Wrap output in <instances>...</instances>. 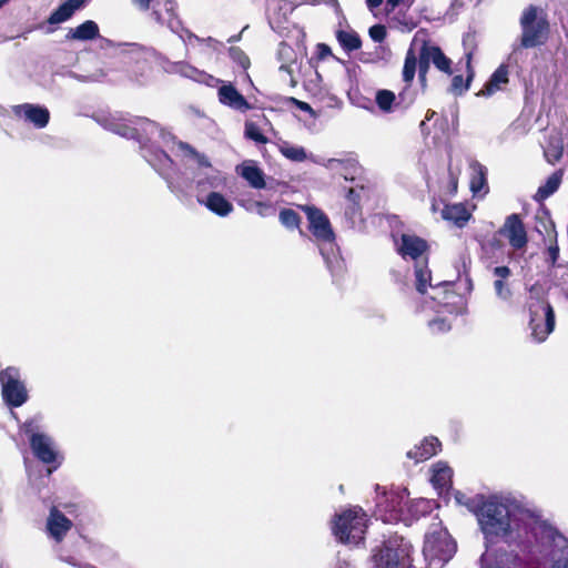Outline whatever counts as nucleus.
Returning <instances> with one entry per match:
<instances>
[{
    "label": "nucleus",
    "instance_id": "1",
    "mask_svg": "<svg viewBox=\"0 0 568 568\" xmlns=\"http://www.w3.org/2000/svg\"><path fill=\"white\" fill-rule=\"evenodd\" d=\"M106 129L120 136L135 140L140 144V152L143 159L166 182L170 191L172 193H184L185 189L179 182H175L169 172L174 161L166 152L153 143L154 136H159L165 145L175 143L179 146L180 141H176L174 134L145 118L136 119L131 123L109 122Z\"/></svg>",
    "mask_w": 568,
    "mask_h": 568
},
{
    "label": "nucleus",
    "instance_id": "2",
    "mask_svg": "<svg viewBox=\"0 0 568 568\" xmlns=\"http://www.w3.org/2000/svg\"><path fill=\"white\" fill-rule=\"evenodd\" d=\"M179 150L183 158L196 163L197 168L185 166V173L173 178L184 189V193H174L176 196L185 195L194 183L196 195L205 196L211 191H217L225 186L223 174L212 168L210 160L205 154L197 152L191 144L179 142Z\"/></svg>",
    "mask_w": 568,
    "mask_h": 568
},
{
    "label": "nucleus",
    "instance_id": "3",
    "mask_svg": "<svg viewBox=\"0 0 568 568\" xmlns=\"http://www.w3.org/2000/svg\"><path fill=\"white\" fill-rule=\"evenodd\" d=\"M525 308L529 317L530 337L536 343L545 342L555 329L556 316L541 284L535 283L528 287Z\"/></svg>",
    "mask_w": 568,
    "mask_h": 568
},
{
    "label": "nucleus",
    "instance_id": "4",
    "mask_svg": "<svg viewBox=\"0 0 568 568\" xmlns=\"http://www.w3.org/2000/svg\"><path fill=\"white\" fill-rule=\"evenodd\" d=\"M510 499L490 496L475 510L479 527L489 542L510 532Z\"/></svg>",
    "mask_w": 568,
    "mask_h": 568
},
{
    "label": "nucleus",
    "instance_id": "5",
    "mask_svg": "<svg viewBox=\"0 0 568 568\" xmlns=\"http://www.w3.org/2000/svg\"><path fill=\"white\" fill-rule=\"evenodd\" d=\"M308 220V229L313 236L322 245L320 247L321 255L323 256L327 267L333 271L335 264H339L337 255V247L335 245V233L332 229L327 215L316 206L304 205L302 206Z\"/></svg>",
    "mask_w": 568,
    "mask_h": 568
},
{
    "label": "nucleus",
    "instance_id": "6",
    "mask_svg": "<svg viewBox=\"0 0 568 568\" xmlns=\"http://www.w3.org/2000/svg\"><path fill=\"white\" fill-rule=\"evenodd\" d=\"M367 528V516L362 508L354 507L335 516L333 534L343 544L359 545Z\"/></svg>",
    "mask_w": 568,
    "mask_h": 568
},
{
    "label": "nucleus",
    "instance_id": "7",
    "mask_svg": "<svg viewBox=\"0 0 568 568\" xmlns=\"http://www.w3.org/2000/svg\"><path fill=\"white\" fill-rule=\"evenodd\" d=\"M538 8L529 6L520 17L521 36L518 48L530 49L542 45L549 31L548 21L538 16Z\"/></svg>",
    "mask_w": 568,
    "mask_h": 568
},
{
    "label": "nucleus",
    "instance_id": "8",
    "mask_svg": "<svg viewBox=\"0 0 568 568\" xmlns=\"http://www.w3.org/2000/svg\"><path fill=\"white\" fill-rule=\"evenodd\" d=\"M0 386L2 400L8 407H21L28 402L29 394L20 368L8 366L1 369Z\"/></svg>",
    "mask_w": 568,
    "mask_h": 568
},
{
    "label": "nucleus",
    "instance_id": "9",
    "mask_svg": "<svg viewBox=\"0 0 568 568\" xmlns=\"http://www.w3.org/2000/svg\"><path fill=\"white\" fill-rule=\"evenodd\" d=\"M376 568H406L408 566V545L402 537L385 541L373 555Z\"/></svg>",
    "mask_w": 568,
    "mask_h": 568
},
{
    "label": "nucleus",
    "instance_id": "10",
    "mask_svg": "<svg viewBox=\"0 0 568 568\" xmlns=\"http://www.w3.org/2000/svg\"><path fill=\"white\" fill-rule=\"evenodd\" d=\"M457 550L456 541L446 530L427 534L424 542V552L432 559L442 562L449 561Z\"/></svg>",
    "mask_w": 568,
    "mask_h": 568
},
{
    "label": "nucleus",
    "instance_id": "11",
    "mask_svg": "<svg viewBox=\"0 0 568 568\" xmlns=\"http://www.w3.org/2000/svg\"><path fill=\"white\" fill-rule=\"evenodd\" d=\"M416 73V54L413 49L406 53L403 67L404 89L398 93L396 108L408 109L416 100V92L412 89V82Z\"/></svg>",
    "mask_w": 568,
    "mask_h": 568
},
{
    "label": "nucleus",
    "instance_id": "12",
    "mask_svg": "<svg viewBox=\"0 0 568 568\" xmlns=\"http://www.w3.org/2000/svg\"><path fill=\"white\" fill-rule=\"evenodd\" d=\"M30 448L32 450L33 456L41 463L45 465H51L57 463L53 469H57L60 465L58 462V452L55 449V444L53 438L48 434H34L30 438Z\"/></svg>",
    "mask_w": 568,
    "mask_h": 568
},
{
    "label": "nucleus",
    "instance_id": "13",
    "mask_svg": "<svg viewBox=\"0 0 568 568\" xmlns=\"http://www.w3.org/2000/svg\"><path fill=\"white\" fill-rule=\"evenodd\" d=\"M542 534L552 547L554 562L550 568H568V539L551 526L545 527Z\"/></svg>",
    "mask_w": 568,
    "mask_h": 568
},
{
    "label": "nucleus",
    "instance_id": "14",
    "mask_svg": "<svg viewBox=\"0 0 568 568\" xmlns=\"http://www.w3.org/2000/svg\"><path fill=\"white\" fill-rule=\"evenodd\" d=\"M498 233L507 237L510 246L515 250H521L527 245V232L519 214L508 215Z\"/></svg>",
    "mask_w": 568,
    "mask_h": 568
},
{
    "label": "nucleus",
    "instance_id": "15",
    "mask_svg": "<svg viewBox=\"0 0 568 568\" xmlns=\"http://www.w3.org/2000/svg\"><path fill=\"white\" fill-rule=\"evenodd\" d=\"M12 110L17 116L23 118L37 129L45 128L50 121V112L44 105L23 103L14 105Z\"/></svg>",
    "mask_w": 568,
    "mask_h": 568
},
{
    "label": "nucleus",
    "instance_id": "16",
    "mask_svg": "<svg viewBox=\"0 0 568 568\" xmlns=\"http://www.w3.org/2000/svg\"><path fill=\"white\" fill-rule=\"evenodd\" d=\"M72 526V521L57 507H52L50 509L45 529L48 536L55 542H61L65 535L71 530Z\"/></svg>",
    "mask_w": 568,
    "mask_h": 568
},
{
    "label": "nucleus",
    "instance_id": "17",
    "mask_svg": "<svg viewBox=\"0 0 568 568\" xmlns=\"http://www.w3.org/2000/svg\"><path fill=\"white\" fill-rule=\"evenodd\" d=\"M217 95L220 103L234 111L245 113L252 109V104L232 83H223L219 88Z\"/></svg>",
    "mask_w": 568,
    "mask_h": 568
},
{
    "label": "nucleus",
    "instance_id": "18",
    "mask_svg": "<svg viewBox=\"0 0 568 568\" xmlns=\"http://www.w3.org/2000/svg\"><path fill=\"white\" fill-rule=\"evenodd\" d=\"M200 204L217 216H227L233 211V204L219 191H211L205 196L196 195Z\"/></svg>",
    "mask_w": 568,
    "mask_h": 568
},
{
    "label": "nucleus",
    "instance_id": "19",
    "mask_svg": "<svg viewBox=\"0 0 568 568\" xmlns=\"http://www.w3.org/2000/svg\"><path fill=\"white\" fill-rule=\"evenodd\" d=\"M427 250V242L416 235L403 234L397 251L403 258H412L416 262Z\"/></svg>",
    "mask_w": 568,
    "mask_h": 568
},
{
    "label": "nucleus",
    "instance_id": "20",
    "mask_svg": "<svg viewBox=\"0 0 568 568\" xmlns=\"http://www.w3.org/2000/svg\"><path fill=\"white\" fill-rule=\"evenodd\" d=\"M169 71L173 72V73H178V74H180L184 78L191 79L195 82L205 83L207 85H214V83L220 82V80L214 78L213 75H211L202 70H199L197 68H195L186 62H183V61L172 62L170 64Z\"/></svg>",
    "mask_w": 568,
    "mask_h": 568
},
{
    "label": "nucleus",
    "instance_id": "21",
    "mask_svg": "<svg viewBox=\"0 0 568 568\" xmlns=\"http://www.w3.org/2000/svg\"><path fill=\"white\" fill-rule=\"evenodd\" d=\"M511 274V270L506 265L496 266L493 268V275L495 277L493 283L494 291L497 298L503 302H509L513 297V290L507 281Z\"/></svg>",
    "mask_w": 568,
    "mask_h": 568
},
{
    "label": "nucleus",
    "instance_id": "22",
    "mask_svg": "<svg viewBox=\"0 0 568 568\" xmlns=\"http://www.w3.org/2000/svg\"><path fill=\"white\" fill-rule=\"evenodd\" d=\"M470 174V191L475 196H484L488 193L487 173L488 170L485 165L474 160L469 164Z\"/></svg>",
    "mask_w": 568,
    "mask_h": 568
},
{
    "label": "nucleus",
    "instance_id": "23",
    "mask_svg": "<svg viewBox=\"0 0 568 568\" xmlns=\"http://www.w3.org/2000/svg\"><path fill=\"white\" fill-rule=\"evenodd\" d=\"M439 448L440 442L437 437H425L419 445L407 452V457L414 459L416 463H419L427 460L436 455Z\"/></svg>",
    "mask_w": 568,
    "mask_h": 568
},
{
    "label": "nucleus",
    "instance_id": "24",
    "mask_svg": "<svg viewBox=\"0 0 568 568\" xmlns=\"http://www.w3.org/2000/svg\"><path fill=\"white\" fill-rule=\"evenodd\" d=\"M87 0H67L51 12L48 18L49 24H60L68 21L77 10L84 6Z\"/></svg>",
    "mask_w": 568,
    "mask_h": 568
},
{
    "label": "nucleus",
    "instance_id": "25",
    "mask_svg": "<svg viewBox=\"0 0 568 568\" xmlns=\"http://www.w3.org/2000/svg\"><path fill=\"white\" fill-rule=\"evenodd\" d=\"M100 36V29L95 21L87 20L67 33V40L90 41Z\"/></svg>",
    "mask_w": 568,
    "mask_h": 568
},
{
    "label": "nucleus",
    "instance_id": "26",
    "mask_svg": "<svg viewBox=\"0 0 568 568\" xmlns=\"http://www.w3.org/2000/svg\"><path fill=\"white\" fill-rule=\"evenodd\" d=\"M422 48L424 51H427V57L430 63H433L439 71L448 75L453 73L452 60L445 55L439 47L424 42Z\"/></svg>",
    "mask_w": 568,
    "mask_h": 568
},
{
    "label": "nucleus",
    "instance_id": "27",
    "mask_svg": "<svg viewBox=\"0 0 568 568\" xmlns=\"http://www.w3.org/2000/svg\"><path fill=\"white\" fill-rule=\"evenodd\" d=\"M442 217L453 222L456 226L463 227L470 219V213L462 203L445 205Z\"/></svg>",
    "mask_w": 568,
    "mask_h": 568
},
{
    "label": "nucleus",
    "instance_id": "28",
    "mask_svg": "<svg viewBox=\"0 0 568 568\" xmlns=\"http://www.w3.org/2000/svg\"><path fill=\"white\" fill-rule=\"evenodd\" d=\"M473 53H474L473 49H469V50L467 49V51L465 53L466 73H467L466 82H464L463 75H455L452 80L450 91L454 94H457V95L463 94L465 91L468 90V88L470 85V81L473 80V78L475 75L474 69L471 67Z\"/></svg>",
    "mask_w": 568,
    "mask_h": 568
},
{
    "label": "nucleus",
    "instance_id": "29",
    "mask_svg": "<svg viewBox=\"0 0 568 568\" xmlns=\"http://www.w3.org/2000/svg\"><path fill=\"white\" fill-rule=\"evenodd\" d=\"M165 7H166V13L169 14V20H168L166 26L173 33L178 34L183 41H184V34L189 39L200 40V38L196 34L192 33L190 30H187L183 27L182 21L175 13V8H174L175 3L173 1H168Z\"/></svg>",
    "mask_w": 568,
    "mask_h": 568
},
{
    "label": "nucleus",
    "instance_id": "30",
    "mask_svg": "<svg viewBox=\"0 0 568 568\" xmlns=\"http://www.w3.org/2000/svg\"><path fill=\"white\" fill-rule=\"evenodd\" d=\"M311 159L313 162L321 164L337 174H338V171H341L342 169L352 170V172H354V173H358L361 170L358 162L351 158H347V159H323V158L314 159L312 156Z\"/></svg>",
    "mask_w": 568,
    "mask_h": 568
},
{
    "label": "nucleus",
    "instance_id": "31",
    "mask_svg": "<svg viewBox=\"0 0 568 568\" xmlns=\"http://www.w3.org/2000/svg\"><path fill=\"white\" fill-rule=\"evenodd\" d=\"M453 469L444 463L433 467L430 481L436 489L445 490L452 487Z\"/></svg>",
    "mask_w": 568,
    "mask_h": 568
},
{
    "label": "nucleus",
    "instance_id": "32",
    "mask_svg": "<svg viewBox=\"0 0 568 568\" xmlns=\"http://www.w3.org/2000/svg\"><path fill=\"white\" fill-rule=\"evenodd\" d=\"M508 83V68L505 64H500L494 73L490 75L488 82L481 90V94L489 97L500 89L503 84Z\"/></svg>",
    "mask_w": 568,
    "mask_h": 568
},
{
    "label": "nucleus",
    "instance_id": "33",
    "mask_svg": "<svg viewBox=\"0 0 568 568\" xmlns=\"http://www.w3.org/2000/svg\"><path fill=\"white\" fill-rule=\"evenodd\" d=\"M240 174L254 189L261 190L266 185L264 172L255 164H243Z\"/></svg>",
    "mask_w": 568,
    "mask_h": 568
},
{
    "label": "nucleus",
    "instance_id": "34",
    "mask_svg": "<svg viewBox=\"0 0 568 568\" xmlns=\"http://www.w3.org/2000/svg\"><path fill=\"white\" fill-rule=\"evenodd\" d=\"M562 170H557L550 176H548L546 182L538 187L535 196L536 200L544 201L552 195L559 189L562 181Z\"/></svg>",
    "mask_w": 568,
    "mask_h": 568
},
{
    "label": "nucleus",
    "instance_id": "35",
    "mask_svg": "<svg viewBox=\"0 0 568 568\" xmlns=\"http://www.w3.org/2000/svg\"><path fill=\"white\" fill-rule=\"evenodd\" d=\"M336 39L339 45L347 52L358 50L362 47V40L355 31L337 30Z\"/></svg>",
    "mask_w": 568,
    "mask_h": 568
},
{
    "label": "nucleus",
    "instance_id": "36",
    "mask_svg": "<svg viewBox=\"0 0 568 568\" xmlns=\"http://www.w3.org/2000/svg\"><path fill=\"white\" fill-rule=\"evenodd\" d=\"M453 286L452 281H443L437 284H430L429 298L437 302L438 304H447L452 292L449 291Z\"/></svg>",
    "mask_w": 568,
    "mask_h": 568
},
{
    "label": "nucleus",
    "instance_id": "37",
    "mask_svg": "<svg viewBox=\"0 0 568 568\" xmlns=\"http://www.w3.org/2000/svg\"><path fill=\"white\" fill-rule=\"evenodd\" d=\"M415 278L417 292L420 294H426L427 287H430V284H433L432 273L426 264L420 265L419 262L415 263Z\"/></svg>",
    "mask_w": 568,
    "mask_h": 568
},
{
    "label": "nucleus",
    "instance_id": "38",
    "mask_svg": "<svg viewBox=\"0 0 568 568\" xmlns=\"http://www.w3.org/2000/svg\"><path fill=\"white\" fill-rule=\"evenodd\" d=\"M562 152L564 145L561 139L558 136H552L549 139V142L544 150V155L548 163L555 164L561 159Z\"/></svg>",
    "mask_w": 568,
    "mask_h": 568
},
{
    "label": "nucleus",
    "instance_id": "39",
    "mask_svg": "<svg viewBox=\"0 0 568 568\" xmlns=\"http://www.w3.org/2000/svg\"><path fill=\"white\" fill-rule=\"evenodd\" d=\"M281 153L293 162H303L308 159L306 150L303 146L284 143L280 148Z\"/></svg>",
    "mask_w": 568,
    "mask_h": 568
},
{
    "label": "nucleus",
    "instance_id": "40",
    "mask_svg": "<svg viewBox=\"0 0 568 568\" xmlns=\"http://www.w3.org/2000/svg\"><path fill=\"white\" fill-rule=\"evenodd\" d=\"M376 103L378 108L384 112H390L393 110V105L396 106L397 98L395 93L390 90H378L376 92Z\"/></svg>",
    "mask_w": 568,
    "mask_h": 568
},
{
    "label": "nucleus",
    "instance_id": "41",
    "mask_svg": "<svg viewBox=\"0 0 568 568\" xmlns=\"http://www.w3.org/2000/svg\"><path fill=\"white\" fill-rule=\"evenodd\" d=\"M430 61L427 57V51H424L420 47L418 57L416 55V69L418 68V80L423 88L426 87V75L429 70Z\"/></svg>",
    "mask_w": 568,
    "mask_h": 568
},
{
    "label": "nucleus",
    "instance_id": "42",
    "mask_svg": "<svg viewBox=\"0 0 568 568\" xmlns=\"http://www.w3.org/2000/svg\"><path fill=\"white\" fill-rule=\"evenodd\" d=\"M280 222L288 230L300 229L301 216L293 209H283L280 212Z\"/></svg>",
    "mask_w": 568,
    "mask_h": 568
},
{
    "label": "nucleus",
    "instance_id": "43",
    "mask_svg": "<svg viewBox=\"0 0 568 568\" xmlns=\"http://www.w3.org/2000/svg\"><path fill=\"white\" fill-rule=\"evenodd\" d=\"M345 219L352 227L362 220V207L357 203H347L344 212Z\"/></svg>",
    "mask_w": 568,
    "mask_h": 568
},
{
    "label": "nucleus",
    "instance_id": "44",
    "mask_svg": "<svg viewBox=\"0 0 568 568\" xmlns=\"http://www.w3.org/2000/svg\"><path fill=\"white\" fill-rule=\"evenodd\" d=\"M245 136L256 143L264 144L267 142V139L261 132L260 128L253 122L245 123Z\"/></svg>",
    "mask_w": 568,
    "mask_h": 568
},
{
    "label": "nucleus",
    "instance_id": "45",
    "mask_svg": "<svg viewBox=\"0 0 568 568\" xmlns=\"http://www.w3.org/2000/svg\"><path fill=\"white\" fill-rule=\"evenodd\" d=\"M230 58L237 63L242 69L246 70L250 67V59L243 50L239 47H231L229 49Z\"/></svg>",
    "mask_w": 568,
    "mask_h": 568
},
{
    "label": "nucleus",
    "instance_id": "46",
    "mask_svg": "<svg viewBox=\"0 0 568 568\" xmlns=\"http://www.w3.org/2000/svg\"><path fill=\"white\" fill-rule=\"evenodd\" d=\"M428 327L432 333H446L450 331V323L446 318L437 317L428 322Z\"/></svg>",
    "mask_w": 568,
    "mask_h": 568
},
{
    "label": "nucleus",
    "instance_id": "47",
    "mask_svg": "<svg viewBox=\"0 0 568 568\" xmlns=\"http://www.w3.org/2000/svg\"><path fill=\"white\" fill-rule=\"evenodd\" d=\"M369 37L375 42H382L386 38V28L383 24H374L368 30Z\"/></svg>",
    "mask_w": 568,
    "mask_h": 568
},
{
    "label": "nucleus",
    "instance_id": "48",
    "mask_svg": "<svg viewBox=\"0 0 568 568\" xmlns=\"http://www.w3.org/2000/svg\"><path fill=\"white\" fill-rule=\"evenodd\" d=\"M364 191V187L363 186H356V187H351L348 189L347 191V194H346V201L347 203H357V204H361V200H362V192Z\"/></svg>",
    "mask_w": 568,
    "mask_h": 568
},
{
    "label": "nucleus",
    "instance_id": "49",
    "mask_svg": "<svg viewBox=\"0 0 568 568\" xmlns=\"http://www.w3.org/2000/svg\"><path fill=\"white\" fill-rule=\"evenodd\" d=\"M559 258V246L557 244V241L549 245L548 247V261L549 263L555 266L557 261Z\"/></svg>",
    "mask_w": 568,
    "mask_h": 568
},
{
    "label": "nucleus",
    "instance_id": "50",
    "mask_svg": "<svg viewBox=\"0 0 568 568\" xmlns=\"http://www.w3.org/2000/svg\"><path fill=\"white\" fill-rule=\"evenodd\" d=\"M37 425L34 424V420H27L23 423V425L21 426V430L28 436V438L30 439L32 435L34 434H41L40 432L37 430Z\"/></svg>",
    "mask_w": 568,
    "mask_h": 568
},
{
    "label": "nucleus",
    "instance_id": "51",
    "mask_svg": "<svg viewBox=\"0 0 568 568\" xmlns=\"http://www.w3.org/2000/svg\"><path fill=\"white\" fill-rule=\"evenodd\" d=\"M432 506H433V504L430 500L420 499V500L416 501V504L414 505V508L416 509V511L426 514V513L430 511Z\"/></svg>",
    "mask_w": 568,
    "mask_h": 568
},
{
    "label": "nucleus",
    "instance_id": "52",
    "mask_svg": "<svg viewBox=\"0 0 568 568\" xmlns=\"http://www.w3.org/2000/svg\"><path fill=\"white\" fill-rule=\"evenodd\" d=\"M291 102L294 103L301 111L310 113L312 116H315V111L312 109V106L304 102L300 101L295 98H291Z\"/></svg>",
    "mask_w": 568,
    "mask_h": 568
},
{
    "label": "nucleus",
    "instance_id": "53",
    "mask_svg": "<svg viewBox=\"0 0 568 568\" xmlns=\"http://www.w3.org/2000/svg\"><path fill=\"white\" fill-rule=\"evenodd\" d=\"M327 568H353L347 558H343L339 555L336 557L335 561L329 565Z\"/></svg>",
    "mask_w": 568,
    "mask_h": 568
},
{
    "label": "nucleus",
    "instance_id": "54",
    "mask_svg": "<svg viewBox=\"0 0 568 568\" xmlns=\"http://www.w3.org/2000/svg\"><path fill=\"white\" fill-rule=\"evenodd\" d=\"M558 268L562 271L560 275H557L558 280H559L560 284L567 285L566 295L568 297V265H566V266L558 265Z\"/></svg>",
    "mask_w": 568,
    "mask_h": 568
},
{
    "label": "nucleus",
    "instance_id": "55",
    "mask_svg": "<svg viewBox=\"0 0 568 568\" xmlns=\"http://www.w3.org/2000/svg\"><path fill=\"white\" fill-rule=\"evenodd\" d=\"M332 54L331 48L325 43L317 44V55L320 59H325L326 57Z\"/></svg>",
    "mask_w": 568,
    "mask_h": 568
},
{
    "label": "nucleus",
    "instance_id": "56",
    "mask_svg": "<svg viewBox=\"0 0 568 568\" xmlns=\"http://www.w3.org/2000/svg\"><path fill=\"white\" fill-rule=\"evenodd\" d=\"M480 0H454L452 3V9L462 8L466 4H477Z\"/></svg>",
    "mask_w": 568,
    "mask_h": 568
},
{
    "label": "nucleus",
    "instance_id": "57",
    "mask_svg": "<svg viewBox=\"0 0 568 568\" xmlns=\"http://www.w3.org/2000/svg\"><path fill=\"white\" fill-rule=\"evenodd\" d=\"M133 4L136 6L140 10L146 11L150 8L151 0H132Z\"/></svg>",
    "mask_w": 568,
    "mask_h": 568
},
{
    "label": "nucleus",
    "instance_id": "58",
    "mask_svg": "<svg viewBox=\"0 0 568 568\" xmlns=\"http://www.w3.org/2000/svg\"><path fill=\"white\" fill-rule=\"evenodd\" d=\"M405 0H386V9L388 12L395 10L400 3H403Z\"/></svg>",
    "mask_w": 568,
    "mask_h": 568
},
{
    "label": "nucleus",
    "instance_id": "59",
    "mask_svg": "<svg viewBox=\"0 0 568 568\" xmlns=\"http://www.w3.org/2000/svg\"><path fill=\"white\" fill-rule=\"evenodd\" d=\"M338 174L343 176L346 181H353L356 173L352 172V170L342 169L341 171H338Z\"/></svg>",
    "mask_w": 568,
    "mask_h": 568
},
{
    "label": "nucleus",
    "instance_id": "60",
    "mask_svg": "<svg viewBox=\"0 0 568 568\" xmlns=\"http://www.w3.org/2000/svg\"><path fill=\"white\" fill-rule=\"evenodd\" d=\"M383 3V0H366L367 8L374 10Z\"/></svg>",
    "mask_w": 568,
    "mask_h": 568
},
{
    "label": "nucleus",
    "instance_id": "61",
    "mask_svg": "<svg viewBox=\"0 0 568 568\" xmlns=\"http://www.w3.org/2000/svg\"><path fill=\"white\" fill-rule=\"evenodd\" d=\"M256 206L258 207V214H261L263 216L265 215L266 210H271V206L268 204H265L262 202H257Z\"/></svg>",
    "mask_w": 568,
    "mask_h": 568
},
{
    "label": "nucleus",
    "instance_id": "62",
    "mask_svg": "<svg viewBox=\"0 0 568 568\" xmlns=\"http://www.w3.org/2000/svg\"><path fill=\"white\" fill-rule=\"evenodd\" d=\"M455 499H456V501H457L458 504H460V505H467V503H466V500H465V499H466V496H465L463 493H460V491H456V494H455Z\"/></svg>",
    "mask_w": 568,
    "mask_h": 568
},
{
    "label": "nucleus",
    "instance_id": "63",
    "mask_svg": "<svg viewBox=\"0 0 568 568\" xmlns=\"http://www.w3.org/2000/svg\"><path fill=\"white\" fill-rule=\"evenodd\" d=\"M130 47H131V50H130L131 53L140 55V53L143 51V49L141 47H139L138 44H130Z\"/></svg>",
    "mask_w": 568,
    "mask_h": 568
},
{
    "label": "nucleus",
    "instance_id": "64",
    "mask_svg": "<svg viewBox=\"0 0 568 568\" xmlns=\"http://www.w3.org/2000/svg\"><path fill=\"white\" fill-rule=\"evenodd\" d=\"M313 3H320V2H324L326 4H329V3H336L337 1L336 0H312Z\"/></svg>",
    "mask_w": 568,
    "mask_h": 568
}]
</instances>
